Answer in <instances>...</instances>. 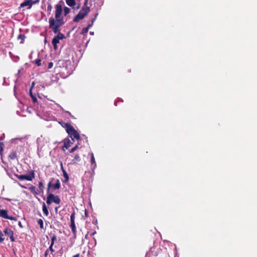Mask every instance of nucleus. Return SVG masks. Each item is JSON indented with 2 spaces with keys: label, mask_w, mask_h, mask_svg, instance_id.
<instances>
[{
  "label": "nucleus",
  "mask_w": 257,
  "mask_h": 257,
  "mask_svg": "<svg viewBox=\"0 0 257 257\" xmlns=\"http://www.w3.org/2000/svg\"><path fill=\"white\" fill-rule=\"evenodd\" d=\"M95 233H96V231H94L93 232H92V233L91 234V236H93V235L94 234H95Z\"/></svg>",
  "instance_id": "79ce46f5"
},
{
  "label": "nucleus",
  "mask_w": 257,
  "mask_h": 257,
  "mask_svg": "<svg viewBox=\"0 0 257 257\" xmlns=\"http://www.w3.org/2000/svg\"><path fill=\"white\" fill-rule=\"evenodd\" d=\"M60 166H61V169L62 171V172H63V170H65L64 169V167H63V163L62 162H61V163H60Z\"/></svg>",
  "instance_id": "72a5a7b5"
},
{
  "label": "nucleus",
  "mask_w": 257,
  "mask_h": 257,
  "mask_svg": "<svg viewBox=\"0 0 257 257\" xmlns=\"http://www.w3.org/2000/svg\"><path fill=\"white\" fill-rule=\"evenodd\" d=\"M16 177L20 180H27L31 181L35 178V173L32 171L28 175H16Z\"/></svg>",
  "instance_id": "39448f33"
},
{
  "label": "nucleus",
  "mask_w": 257,
  "mask_h": 257,
  "mask_svg": "<svg viewBox=\"0 0 257 257\" xmlns=\"http://www.w3.org/2000/svg\"><path fill=\"white\" fill-rule=\"evenodd\" d=\"M78 145L79 144H77L76 145H75L73 148H72L71 149H70L69 151V152L70 153H73L74 151H75L78 148Z\"/></svg>",
  "instance_id": "393cba45"
},
{
  "label": "nucleus",
  "mask_w": 257,
  "mask_h": 257,
  "mask_svg": "<svg viewBox=\"0 0 257 257\" xmlns=\"http://www.w3.org/2000/svg\"><path fill=\"white\" fill-rule=\"evenodd\" d=\"M29 190L33 193L35 194V195H38L40 194V192H38V191L36 190V187L34 186H32L29 188Z\"/></svg>",
  "instance_id": "f3484780"
},
{
  "label": "nucleus",
  "mask_w": 257,
  "mask_h": 257,
  "mask_svg": "<svg viewBox=\"0 0 257 257\" xmlns=\"http://www.w3.org/2000/svg\"><path fill=\"white\" fill-rule=\"evenodd\" d=\"M89 12L90 8L89 7H83L74 17L73 21L74 22H78L80 20L83 19Z\"/></svg>",
  "instance_id": "f03ea898"
},
{
  "label": "nucleus",
  "mask_w": 257,
  "mask_h": 257,
  "mask_svg": "<svg viewBox=\"0 0 257 257\" xmlns=\"http://www.w3.org/2000/svg\"><path fill=\"white\" fill-rule=\"evenodd\" d=\"M53 66V63L52 62H50L48 64V68L50 69Z\"/></svg>",
  "instance_id": "473e14b6"
},
{
  "label": "nucleus",
  "mask_w": 257,
  "mask_h": 257,
  "mask_svg": "<svg viewBox=\"0 0 257 257\" xmlns=\"http://www.w3.org/2000/svg\"><path fill=\"white\" fill-rule=\"evenodd\" d=\"M53 245H54V244H51L49 247L48 249V251L50 250L52 253L54 251V250L53 248Z\"/></svg>",
  "instance_id": "7c9ffc66"
},
{
  "label": "nucleus",
  "mask_w": 257,
  "mask_h": 257,
  "mask_svg": "<svg viewBox=\"0 0 257 257\" xmlns=\"http://www.w3.org/2000/svg\"><path fill=\"white\" fill-rule=\"evenodd\" d=\"M38 224L39 225L41 229L44 228V223H43V221L42 219H39L38 220Z\"/></svg>",
  "instance_id": "5701e85b"
},
{
  "label": "nucleus",
  "mask_w": 257,
  "mask_h": 257,
  "mask_svg": "<svg viewBox=\"0 0 257 257\" xmlns=\"http://www.w3.org/2000/svg\"><path fill=\"white\" fill-rule=\"evenodd\" d=\"M55 19L51 17L49 19V28L52 29L54 34H57L52 41V44L53 45L54 50L58 49L57 44L59 43L60 40L65 38V35L60 32V28L62 26L65 22L63 17H61L63 9L61 5L58 4L55 6Z\"/></svg>",
  "instance_id": "f257e3e1"
},
{
  "label": "nucleus",
  "mask_w": 257,
  "mask_h": 257,
  "mask_svg": "<svg viewBox=\"0 0 257 257\" xmlns=\"http://www.w3.org/2000/svg\"><path fill=\"white\" fill-rule=\"evenodd\" d=\"M17 158V155L16 152H12L9 156V159L12 160H14Z\"/></svg>",
  "instance_id": "a211bd4d"
},
{
  "label": "nucleus",
  "mask_w": 257,
  "mask_h": 257,
  "mask_svg": "<svg viewBox=\"0 0 257 257\" xmlns=\"http://www.w3.org/2000/svg\"><path fill=\"white\" fill-rule=\"evenodd\" d=\"M38 1H32L31 0H25L23 3H22L20 7L24 8L26 6H28V9H30L33 4H36Z\"/></svg>",
  "instance_id": "6e6552de"
},
{
  "label": "nucleus",
  "mask_w": 257,
  "mask_h": 257,
  "mask_svg": "<svg viewBox=\"0 0 257 257\" xmlns=\"http://www.w3.org/2000/svg\"><path fill=\"white\" fill-rule=\"evenodd\" d=\"M72 140H70L69 138L66 139L64 142V145L62 147V149L65 151V149H68L74 143Z\"/></svg>",
  "instance_id": "1a4fd4ad"
},
{
  "label": "nucleus",
  "mask_w": 257,
  "mask_h": 257,
  "mask_svg": "<svg viewBox=\"0 0 257 257\" xmlns=\"http://www.w3.org/2000/svg\"><path fill=\"white\" fill-rule=\"evenodd\" d=\"M63 176L65 179V182H67L69 180V176L66 171V170H63Z\"/></svg>",
  "instance_id": "aec40b11"
},
{
  "label": "nucleus",
  "mask_w": 257,
  "mask_h": 257,
  "mask_svg": "<svg viewBox=\"0 0 257 257\" xmlns=\"http://www.w3.org/2000/svg\"><path fill=\"white\" fill-rule=\"evenodd\" d=\"M0 242H2V241H0Z\"/></svg>",
  "instance_id": "a18cd8bd"
},
{
  "label": "nucleus",
  "mask_w": 257,
  "mask_h": 257,
  "mask_svg": "<svg viewBox=\"0 0 257 257\" xmlns=\"http://www.w3.org/2000/svg\"><path fill=\"white\" fill-rule=\"evenodd\" d=\"M52 9V5H51V4H49L47 7V11L49 12V14H50Z\"/></svg>",
  "instance_id": "c85d7f7f"
},
{
  "label": "nucleus",
  "mask_w": 257,
  "mask_h": 257,
  "mask_svg": "<svg viewBox=\"0 0 257 257\" xmlns=\"http://www.w3.org/2000/svg\"><path fill=\"white\" fill-rule=\"evenodd\" d=\"M95 20V18H94V19H93L91 20V24H89L87 26V27L83 28L82 30V31L81 32V34H86V33H88L89 29H90V27H91L92 26L93 24V23H94Z\"/></svg>",
  "instance_id": "9d476101"
},
{
  "label": "nucleus",
  "mask_w": 257,
  "mask_h": 257,
  "mask_svg": "<svg viewBox=\"0 0 257 257\" xmlns=\"http://www.w3.org/2000/svg\"><path fill=\"white\" fill-rule=\"evenodd\" d=\"M81 161V158L78 154H76L71 162L73 164H76Z\"/></svg>",
  "instance_id": "f8f14e48"
},
{
  "label": "nucleus",
  "mask_w": 257,
  "mask_h": 257,
  "mask_svg": "<svg viewBox=\"0 0 257 257\" xmlns=\"http://www.w3.org/2000/svg\"><path fill=\"white\" fill-rule=\"evenodd\" d=\"M3 233L2 232V231H0V241L3 242L5 238L3 237Z\"/></svg>",
  "instance_id": "c756f323"
},
{
  "label": "nucleus",
  "mask_w": 257,
  "mask_h": 257,
  "mask_svg": "<svg viewBox=\"0 0 257 257\" xmlns=\"http://www.w3.org/2000/svg\"><path fill=\"white\" fill-rule=\"evenodd\" d=\"M4 144L3 142H0V153L2 154L4 150Z\"/></svg>",
  "instance_id": "cd10ccee"
},
{
  "label": "nucleus",
  "mask_w": 257,
  "mask_h": 257,
  "mask_svg": "<svg viewBox=\"0 0 257 257\" xmlns=\"http://www.w3.org/2000/svg\"><path fill=\"white\" fill-rule=\"evenodd\" d=\"M66 4L69 7H74L76 5V2L75 0H66Z\"/></svg>",
  "instance_id": "dca6fc26"
},
{
  "label": "nucleus",
  "mask_w": 257,
  "mask_h": 257,
  "mask_svg": "<svg viewBox=\"0 0 257 257\" xmlns=\"http://www.w3.org/2000/svg\"><path fill=\"white\" fill-rule=\"evenodd\" d=\"M91 168L93 170L96 167V163L93 153L91 154Z\"/></svg>",
  "instance_id": "9b49d317"
},
{
  "label": "nucleus",
  "mask_w": 257,
  "mask_h": 257,
  "mask_svg": "<svg viewBox=\"0 0 257 257\" xmlns=\"http://www.w3.org/2000/svg\"><path fill=\"white\" fill-rule=\"evenodd\" d=\"M4 232L6 235H8L10 236L11 241L12 242L15 241V238L14 236V232L11 229L7 228L4 230Z\"/></svg>",
  "instance_id": "0eeeda50"
},
{
  "label": "nucleus",
  "mask_w": 257,
  "mask_h": 257,
  "mask_svg": "<svg viewBox=\"0 0 257 257\" xmlns=\"http://www.w3.org/2000/svg\"><path fill=\"white\" fill-rule=\"evenodd\" d=\"M30 96L32 99V101L33 102H37V99L36 98V96H35L34 95H33V94H32V91H31V89H30Z\"/></svg>",
  "instance_id": "4be33fe9"
},
{
  "label": "nucleus",
  "mask_w": 257,
  "mask_h": 257,
  "mask_svg": "<svg viewBox=\"0 0 257 257\" xmlns=\"http://www.w3.org/2000/svg\"><path fill=\"white\" fill-rule=\"evenodd\" d=\"M73 257H80V254L77 253V254L74 255Z\"/></svg>",
  "instance_id": "4c0bfd02"
},
{
  "label": "nucleus",
  "mask_w": 257,
  "mask_h": 257,
  "mask_svg": "<svg viewBox=\"0 0 257 257\" xmlns=\"http://www.w3.org/2000/svg\"><path fill=\"white\" fill-rule=\"evenodd\" d=\"M97 15H98L97 14H96L95 15V18H96V16H97Z\"/></svg>",
  "instance_id": "37998d69"
},
{
  "label": "nucleus",
  "mask_w": 257,
  "mask_h": 257,
  "mask_svg": "<svg viewBox=\"0 0 257 257\" xmlns=\"http://www.w3.org/2000/svg\"><path fill=\"white\" fill-rule=\"evenodd\" d=\"M19 226H20V227H21V228H22V227H23V226H22V223H21V221H19Z\"/></svg>",
  "instance_id": "58836bf2"
},
{
  "label": "nucleus",
  "mask_w": 257,
  "mask_h": 257,
  "mask_svg": "<svg viewBox=\"0 0 257 257\" xmlns=\"http://www.w3.org/2000/svg\"><path fill=\"white\" fill-rule=\"evenodd\" d=\"M60 187H61L60 182L58 179H57L56 183L54 184H53L52 186V187L55 190V189H59L60 188Z\"/></svg>",
  "instance_id": "4468645a"
},
{
  "label": "nucleus",
  "mask_w": 257,
  "mask_h": 257,
  "mask_svg": "<svg viewBox=\"0 0 257 257\" xmlns=\"http://www.w3.org/2000/svg\"><path fill=\"white\" fill-rule=\"evenodd\" d=\"M66 132L73 142H74V139H76L77 140L80 139V137L79 133L73 126L70 127Z\"/></svg>",
  "instance_id": "7ed1b4c3"
},
{
  "label": "nucleus",
  "mask_w": 257,
  "mask_h": 257,
  "mask_svg": "<svg viewBox=\"0 0 257 257\" xmlns=\"http://www.w3.org/2000/svg\"><path fill=\"white\" fill-rule=\"evenodd\" d=\"M92 1L93 2H95V0H92Z\"/></svg>",
  "instance_id": "c03bdc74"
},
{
  "label": "nucleus",
  "mask_w": 257,
  "mask_h": 257,
  "mask_svg": "<svg viewBox=\"0 0 257 257\" xmlns=\"http://www.w3.org/2000/svg\"><path fill=\"white\" fill-rule=\"evenodd\" d=\"M57 239V236L55 234H53L51 237V244H54V242Z\"/></svg>",
  "instance_id": "a878e982"
},
{
  "label": "nucleus",
  "mask_w": 257,
  "mask_h": 257,
  "mask_svg": "<svg viewBox=\"0 0 257 257\" xmlns=\"http://www.w3.org/2000/svg\"><path fill=\"white\" fill-rule=\"evenodd\" d=\"M39 188L41 192H43L44 186L42 182H39Z\"/></svg>",
  "instance_id": "b1692460"
},
{
  "label": "nucleus",
  "mask_w": 257,
  "mask_h": 257,
  "mask_svg": "<svg viewBox=\"0 0 257 257\" xmlns=\"http://www.w3.org/2000/svg\"><path fill=\"white\" fill-rule=\"evenodd\" d=\"M70 12V9L65 7L64 8V14L65 16H66Z\"/></svg>",
  "instance_id": "412c9836"
},
{
  "label": "nucleus",
  "mask_w": 257,
  "mask_h": 257,
  "mask_svg": "<svg viewBox=\"0 0 257 257\" xmlns=\"http://www.w3.org/2000/svg\"><path fill=\"white\" fill-rule=\"evenodd\" d=\"M42 210L45 216H47L49 214V211L47 208V207L46 206L45 203L43 202V206H42Z\"/></svg>",
  "instance_id": "2eb2a0df"
},
{
  "label": "nucleus",
  "mask_w": 257,
  "mask_h": 257,
  "mask_svg": "<svg viewBox=\"0 0 257 257\" xmlns=\"http://www.w3.org/2000/svg\"><path fill=\"white\" fill-rule=\"evenodd\" d=\"M41 61H42L41 59H36V60L34 61V62H35V63L37 66H41V64H41Z\"/></svg>",
  "instance_id": "bb28decb"
},
{
  "label": "nucleus",
  "mask_w": 257,
  "mask_h": 257,
  "mask_svg": "<svg viewBox=\"0 0 257 257\" xmlns=\"http://www.w3.org/2000/svg\"><path fill=\"white\" fill-rule=\"evenodd\" d=\"M25 38H26V36L24 35H23V34H20L18 36V39L19 40H20V43H21V44H23L24 43V41Z\"/></svg>",
  "instance_id": "6ab92c4d"
},
{
  "label": "nucleus",
  "mask_w": 257,
  "mask_h": 257,
  "mask_svg": "<svg viewBox=\"0 0 257 257\" xmlns=\"http://www.w3.org/2000/svg\"><path fill=\"white\" fill-rule=\"evenodd\" d=\"M34 85H35V82H32V84L31 87V88H30V89H31V90H32V88L34 87Z\"/></svg>",
  "instance_id": "e433bc0d"
},
{
  "label": "nucleus",
  "mask_w": 257,
  "mask_h": 257,
  "mask_svg": "<svg viewBox=\"0 0 257 257\" xmlns=\"http://www.w3.org/2000/svg\"><path fill=\"white\" fill-rule=\"evenodd\" d=\"M52 185L51 184V182H49L48 184V189H47V192H49L50 190V188L52 187Z\"/></svg>",
  "instance_id": "2f4dec72"
},
{
  "label": "nucleus",
  "mask_w": 257,
  "mask_h": 257,
  "mask_svg": "<svg viewBox=\"0 0 257 257\" xmlns=\"http://www.w3.org/2000/svg\"><path fill=\"white\" fill-rule=\"evenodd\" d=\"M52 202H54L57 204H59L61 202V200L59 196H55L54 194L51 193L47 196L46 203L48 204H50Z\"/></svg>",
  "instance_id": "20e7f679"
},
{
  "label": "nucleus",
  "mask_w": 257,
  "mask_h": 257,
  "mask_svg": "<svg viewBox=\"0 0 257 257\" xmlns=\"http://www.w3.org/2000/svg\"><path fill=\"white\" fill-rule=\"evenodd\" d=\"M60 123L62 125V126L65 129L66 132L70 127H71L72 126L71 125L70 123L68 122H60Z\"/></svg>",
  "instance_id": "ddd939ff"
},
{
  "label": "nucleus",
  "mask_w": 257,
  "mask_h": 257,
  "mask_svg": "<svg viewBox=\"0 0 257 257\" xmlns=\"http://www.w3.org/2000/svg\"><path fill=\"white\" fill-rule=\"evenodd\" d=\"M87 3H88V0H85L84 4L85 6V7H87Z\"/></svg>",
  "instance_id": "c9c22d12"
},
{
  "label": "nucleus",
  "mask_w": 257,
  "mask_h": 257,
  "mask_svg": "<svg viewBox=\"0 0 257 257\" xmlns=\"http://www.w3.org/2000/svg\"><path fill=\"white\" fill-rule=\"evenodd\" d=\"M75 212L74 211L71 214L70 216V227L72 229V231L74 234L76 233V227L75 224Z\"/></svg>",
  "instance_id": "423d86ee"
},
{
  "label": "nucleus",
  "mask_w": 257,
  "mask_h": 257,
  "mask_svg": "<svg viewBox=\"0 0 257 257\" xmlns=\"http://www.w3.org/2000/svg\"><path fill=\"white\" fill-rule=\"evenodd\" d=\"M85 215L86 217L88 216V212L86 210H85Z\"/></svg>",
  "instance_id": "ea45409f"
},
{
  "label": "nucleus",
  "mask_w": 257,
  "mask_h": 257,
  "mask_svg": "<svg viewBox=\"0 0 257 257\" xmlns=\"http://www.w3.org/2000/svg\"><path fill=\"white\" fill-rule=\"evenodd\" d=\"M58 207H56L55 208V211L56 212H57Z\"/></svg>",
  "instance_id": "a19ab883"
},
{
  "label": "nucleus",
  "mask_w": 257,
  "mask_h": 257,
  "mask_svg": "<svg viewBox=\"0 0 257 257\" xmlns=\"http://www.w3.org/2000/svg\"><path fill=\"white\" fill-rule=\"evenodd\" d=\"M48 253H49V251H48V249H47L45 252V254H44V256L45 257H47L48 255Z\"/></svg>",
  "instance_id": "f704fd0d"
}]
</instances>
